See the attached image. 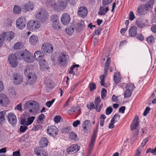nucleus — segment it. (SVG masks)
Returning a JSON list of instances; mask_svg holds the SVG:
<instances>
[{"instance_id": "338daca9", "label": "nucleus", "mask_w": 156, "mask_h": 156, "mask_svg": "<svg viewBox=\"0 0 156 156\" xmlns=\"http://www.w3.org/2000/svg\"><path fill=\"white\" fill-rule=\"evenodd\" d=\"M115 122L111 120L110 122L108 128L109 129H113L115 127L114 123Z\"/></svg>"}, {"instance_id": "f03ea898", "label": "nucleus", "mask_w": 156, "mask_h": 156, "mask_svg": "<svg viewBox=\"0 0 156 156\" xmlns=\"http://www.w3.org/2000/svg\"><path fill=\"white\" fill-rule=\"evenodd\" d=\"M39 108L38 104L36 102L30 100L27 101L24 105V109L30 113L36 112L38 111Z\"/></svg>"}, {"instance_id": "49530a36", "label": "nucleus", "mask_w": 156, "mask_h": 156, "mask_svg": "<svg viewBox=\"0 0 156 156\" xmlns=\"http://www.w3.org/2000/svg\"><path fill=\"white\" fill-rule=\"evenodd\" d=\"M14 47L15 49H20L23 47V45L21 42H18L14 44Z\"/></svg>"}, {"instance_id": "6e6d98bb", "label": "nucleus", "mask_w": 156, "mask_h": 156, "mask_svg": "<svg viewBox=\"0 0 156 156\" xmlns=\"http://www.w3.org/2000/svg\"><path fill=\"white\" fill-rule=\"evenodd\" d=\"M42 126L40 125H36L34 126L33 128V130L35 131H37L39 130H40L42 129Z\"/></svg>"}, {"instance_id": "4c0bfd02", "label": "nucleus", "mask_w": 156, "mask_h": 156, "mask_svg": "<svg viewBox=\"0 0 156 156\" xmlns=\"http://www.w3.org/2000/svg\"><path fill=\"white\" fill-rule=\"evenodd\" d=\"M34 57L36 60H39L43 58V56L42 55L41 53L39 51H37L35 53Z\"/></svg>"}, {"instance_id": "5701e85b", "label": "nucleus", "mask_w": 156, "mask_h": 156, "mask_svg": "<svg viewBox=\"0 0 156 156\" xmlns=\"http://www.w3.org/2000/svg\"><path fill=\"white\" fill-rule=\"evenodd\" d=\"M58 130L57 128L54 126H51L49 127V135L52 136H55L57 135Z\"/></svg>"}, {"instance_id": "cd10ccee", "label": "nucleus", "mask_w": 156, "mask_h": 156, "mask_svg": "<svg viewBox=\"0 0 156 156\" xmlns=\"http://www.w3.org/2000/svg\"><path fill=\"white\" fill-rule=\"evenodd\" d=\"M29 82L31 84L34 83L37 79V76L34 73H31L27 77Z\"/></svg>"}, {"instance_id": "2eb2a0df", "label": "nucleus", "mask_w": 156, "mask_h": 156, "mask_svg": "<svg viewBox=\"0 0 156 156\" xmlns=\"http://www.w3.org/2000/svg\"><path fill=\"white\" fill-rule=\"evenodd\" d=\"M9 104V99L6 95L3 93L0 94V104L3 106H7Z\"/></svg>"}, {"instance_id": "4be33fe9", "label": "nucleus", "mask_w": 156, "mask_h": 156, "mask_svg": "<svg viewBox=\"0 0 156 156\" xmlns=\"http://www.w3.org/2000/svg\"><path fill=\"white\" fill-rule=\"evenodd\" d=\"M39 63L40 64V67L41 69L42 70H44L45 69H48L47 62L45 59H40L39 60Z\"/></svg>"}, {"instance_id": "4d7b16f0", "label": "nucleus", "mask_w": 156, "mask_h": 156, "mask_svg": "<svg viewBox=\"0 0 156 156\" xmlns=\"http://www.w3.org/2000/svg\"><path fill=\"white\" fill-rule=\"evenodd\" d=\"M135 18V15L132 11H130L129 14V19L131 20H133Z\"/></svg>"}, {"instance_id": "bf43d9fd", "label": "nucleus", "mask_w": 156, "mask_h": 156, "mask_svg": "<svg viewBox=\"0 0 156 156\" xmlns=\"http://www.w3.org/2000/svg\"><path fill=\"white\" fill-rule=\"evenodd\" d=\"M21 126L20 128L19 131L20 133H24L27 129L28 127L27 126Z\"/></svg>"}, {"instance_id": "6e6552de", "label": "nucleus", "mask_w": 156, "mask_h": 156, "mask_svg": "<svg viewBox=\"0 0 156 156\" xmlns=\"http://www.w3.org/2000/svg\"><path fill=\"white\" fill-rule=\"evenodd\" d=\"M67 54L65 51H63L59 55L58 58L59 64L62 66H64L66 65L67 62Z\"/></svg>"}, {"instance_id": "f257e3e1", "label": "nucleus", "mask_w": 156, "mask_h": 156, "mask_svg": "<svg viewBox=\"0 0 156 156\" xmlns=\"http://www.w3.org/2000/svg\"><path fill=\"white\" fill-rule=\"evenodd\" d=\"M68 2L64 0H58V5H57L55 0H50L49 1V5L55 10L60 12L64 10L66 8Z\"/></svg>"}, {"instance_id": "c9c22d12", "label": "nucleus", "mask_w": 156, "mask_h": 156, "mask_svg": "<svg viewBox=\"0 0 156 156\" xmlns=\"http://www.w3.org/2000/svg\"><path fill=\"white\" fill-rule=\"evenodd\" d=\"M41 49L44 53L46 54L48 53L49 50V43H44V44L41 47Z\"/></svg>"}, {"instance_id": "a18cd8bd", "label": "nucleus", "mask_w": 156, "mask_h": 156, "mask_svg": "<svg viewBox=\"0 0 156 156\" xmlns=\"http://www.w3.org/2000/svg\"><path fill=\"white\" fill-rule=\"evenodd\" d=\"M53 27L55 29H58L60 28L59 21H58L57 23L54 22L52 23Z\"/></svg>"}, {"instance_id": "79ce46f5", "label": "nucleus", "mask_w": 156, "mask_h": 156, "mask_svg": "<svg viewBox=\"0 0 156 156\" xmlns=\"http://www.w3.org/2000/svg\"><path fill=\"white\" fill-rule=\"evenodd\" d=\"M51 20L52 23L55 22L57 23L58 21H59L58 17L56 15H53L51 17Z\"/></svg>"}, {"instance_id": "4468645a", "label": "nucleus", "mask_w": 156, "mask_h": 156, "mask_svg": "<svg viewBox=\"0 0 156 156\" xmlns=\"http://www.w3.org/2000/svg\"><path fill=\"white\" fill-rule=\"evenodd\" d=\"M70 20V16L67 13H63L61 18V20L62 23L65 25L69 23Z\"/></svg>"}, {"instance_id": "b1692460", "label": "nucleus", "mask_w": 156, "mask_h": 156, "mask_svg": "<svg viewBox=\"0 0 156 156\" xmlns=\"http://www.w3.org/2000/svg\"><path fill=\"white\" fill-rule=\"evenodd\" d=\"M137 29L136 27L133 26L129 29V34L131 37H134L135 36L137 33Z\"/></svg>"}, {"instance_id": "13d9d810", "label": "nucleus", "mask_w": 156, "mask_h": 156, "mask_svg": "<svg viewBox=\"0 0 156 156\" xmlns=\"http://www.w3.org/2000/svg\"><path fill=\"white\" fill-rule=\"evenodd\" d=\"M150 137V136H149V137H147L145 139H144L142 141V143H141V146H140L139 148H140L141 147H142L144 146L147 143V141H148V139Z\"/></svg>"}, {"instance_id": "bb28decb", "label": "nucleus", "mask_w": 156, "mask_h": 156, "mask_svg": "<svg viewBox=\"0 0 156 156\" xmlns=\"http://www.w3.org/2000/svg\"><path fill=\"white\" fill-rule=\"evenodd\" d=\"M138 117L136 115L133 120V123L131 125V129L133 130L136 129L139 125Z\"/></svg>"}, {"instance_id": "0e129e2a", "label": "nucleus", "mask_w": 156, "mask_h": 156, "mask_svg": "<svg viewBox=\"0 0 156 156\" xmlns=\"http://www.w3.org/2000/svg\"><path fill=\"white\" fill-rule=\"evenodd\" d=\"M150 109V108L149 107H147L145 109L143 113L144 116H146L147 115L148 113H149Z\"/></svg>"}, {"instance_id": "8fccbe9b", "label": "nucleus", "mask_w": 156, "mask_h": 156, "mask_svg": "<svg viewBox=\"0 0 156 156\" xmlns=\"http://www.w3.org/2000/svg\"><path fill=\"white\" fill-rule=\"evenodd\" d=\"M147 40L148 43L149 44H152L154 43V37L152 36H150L147 38Z\"/></svg>"}, {"instance_id": "680f3d73", "label": "nucleus", "mask_w": 156, "mask_h": 156, "mask_svg": "<svg viewBox=\"0 0 156 156\" xmlns=\"http://www.w3.org/2000/svg\"><path fill=\"white\" fill-rule=\"evenodd\" d=\"M95 140L91 139L90 143L89 145V150H91L92 149L93 147Z\"/></svg>"}, {"instance_id": "de8ad7c7", "label": "nucleus", "mask_w": 156, "mask_h": 156, "mask_svg": "<svg viewBox=\"0 0 156 156\" xmlns=\"http://www.w3.org/2000/svg\"><path fill=\"white\" fill-rule=\"evenodd\" d=\"M120 115L118 114H115L114 116L112 117L111 120L115 122H117L119 119Z\"/></svg>"}, {"instance_id": "412c9836", "label": "nucleus", "mask_w": 156, "mask_h": 156, "mask_svg": "<svg viewBox=\"0 0 156 156\" xmlns=\"http://www.w3.org/2000/svg\"><path fill=\"white\" fill-rule=\"evenodd\" d=\"M101 102V99L99 96L98 97L95 99L94 101V105L95 106V109L98 112H100L101 110L102 106V105L101 104L100 105V104Z\"/></svg>"}, {"instance_id": "37998d69", "label": "nucleus", "mask_w": 156, "mask_h": 156, "mask_svg": "<svg viewBox=\"0 0 156 156\" xmlns=\"http://www.w3.org/2000/svg\"><path fill=\"white\" fill-rule=\"evenodd\" d=\"M107 90L105 88H102L101 91V98L102 99L105 100L106 96Z\"/></svg>"}, {"instance_id": "2f4dec72", "label": "nucleus", "mask_w": 156, "mask_h": 156, "mask_svg": "<svg viewBox=\"0 0 156 156\" xmlns=\"http://www.w3.org/2000/svg\"><path fill=\"white\" fill-rule=\"evenodd\" d=\"M69 138L70 140L74 141H77L79 140L77 135L73 132H71L69 133Z\"/></svg>"}, {"instance_id": "a878e982", "label": "nucleus", "mask_w": 156, "mask_h": 156, "mask_svg": "<svg viewBox=\"0 0 156 156\" xmlns=\"http://www.w3.org/2000/svg\"><path fill=\"white\" fill-rule=\"evenodd\" d=\"M105 6H101L100 7L99 11L98 12L99 15H104L106 14L109 11V9L108 6L105 7Z\"/></svg>"}, {"instance_id": "0eeeda50", "label": "nucleus", "mask_w": 156, "mask_h": 156, "mask_svg": "<svg viewBox=\"0 0 156 156\" xmlns=\"http://www.w3.org/2000/svg\"><path fill=\"white\" fill-rule=\"evenodd\" d=\"M16 52L14 54H11L9 55L8 57V60L11 66L16 67L18 64V62L16 61L17 59H20L19 57L16 55Z\"/></svg>"}, {"instance_id": "603ef678", "label": "nucleus", "mask_w": 156, "mask_h": 156, "mask_svg": "<svg viewBox=\"0 0 156 156\" xmlns=\"http://www.w3.org/2000/svg\"><path fill=\"white\" fill-rule=\"evenodd\" d=\"M113 0H102V5L103 6H106L108 5L112 2Z\"/></svg>"}, {"instance_id": "39448f33", "label": "nucleus", "mask_w": 156, "mask_h": 156, "mask_svg": "<svg viewBox=\"0 0 156 156\" xmlns=\"http://www.w3.org/2000/svg\"><path fill=\"white\" fill-rule=\"evenodd\" d=\"M154 0H150L146 4H143L139 6L138 9L139 12L142 13V12H148L152 8Z\"/></svg>"}, {"instance_id": "a211bd4d", "label": "nucleus", "mask_w": 156, "mask_h": 156, "mask_svg": "<svg viewBox=\"0 0 156 156\" xmlns=\"http://www.w3.org/2000/svg\"><path fill=\"white\" fill-rule=\"evenodd\" d=\"M87 9L85 6L80 7L78 11V14L80 16L84 17L87 16Z\"/></svg>"}, {"instance_id": "a19ab883", "label": "nucleus", "mask_w": 156, "mask_h": 156, "mask_svg": "<svg viewBox=\"0 0 156 156\" xmlns=\"http://www.w3.org/2000/svg\"><path fill=\"white\" fill-rule=\"evenodd\" d=\"M80 66L78 64H75L73 65V66H71L70 69V70L69 72V73L70 74H72L73 75H74L75 74V73L73 71V70L75 68H78Z\"/></svg>"}, {"instance_id": "473e14b6", "label": "nucleus", "mask_w": 156, "mask_h": 156, "mask_svg": "<svg viewBox=\"0 0 156 156\" xmlns=\"http://www.w3.org/2000/svg\"><path fill=\"white\" fill-rule=\"evenodd\" d=\"M114 80L115 82L116 83H119L121 80L120 73L118 72L115 73L114 75Z\"/></svg>"}, {"instance_id": "5fc2aeb1", "label": "nucleus", "mask_w": 156, "mask_h": 156, "mask_svg": "<svg viewBox=\"0 0 156 156\" xmlns=\"http://www.w3.org/2000/svg\"><path fill=\"white\" fill-rule=\"evenodd\" d=\"M87 108L90 110H91L93 109H95V106L93 102H90V104L87 105Z\"/></svg>"}, {"instance_id": "dca6fc26", "label": "nucleus", "mask_w": 156, "mask_h": 156, "mask_svg": "<svg viewBox=\"0 0 156 156\" xmlns=\"http://www.w3.org/2000/svg\"><path fill=\"white\" fill-rule=\"evenodd\" d=\"M8 122L12 125L16 124L17 122L16 116L12 113H9L7 116Z\"/></svg>"}, {"instance_id": "9b49d317", "label": "nucleus", "mask_w": 156, "mask_h": 156, "mask_svg": "<svg viewBox=\"0 0 156 156\" xmlns=\"http://www.w3.org/2000/svg\"><path fill=\"white\" fill-rule=\"evenodd\" d=\"M21 6L22 12L25 13L30 10L32 11L34 9V7L33 3L30 1L22 5Z\"/></svg>"}, {"instance_id": "e2e57ef3", "label": "nucleus", "mask_w": 156, "mask_h": 156, "mask_svg": "<svg viewBox=\"0 0 156 156\" xmlns=\"http://www.w3.org/2000/svg\"><path fill=\"white\" fill-rule=\"evenodd\" d=\"M56 87L53 82L52 81H49V89H53Z\"/></svg>"}, {"instance_id": "72a5a7b5", "label": "nucleus", "mask_w": 156, "mask_h": 156, "mask_svg": "<svg viewBox=\"0 0 156 156\" xmlns=\"http://www.w3.org/2000/svg\"><path fill=\"white\" fill-rule=\"evenodd\" d=\"M32 70L30 68V66H27L24 71V73L26 76L27 77L31 73H32Z\"/></svg>"}, {"instance_id": "09e8293b", "label": "nucleus", "mask_w": 156, "mask_h": 156, "mask_svg": "<svg viewBox=\"0 0 156 156\" xmlns=\"http://www.w3.org/2000/svg\"><path fill=\"white\" fill-rule=\"evenodd\" d=\"M62 119V118L61 116L59 115H57L54 117V120L55 123H58L60 122Z\"/></svg>"}, {"instance_id": "052dcab7", "label": "nucleus", "mask_w": 156, "mask_h": 156, "mask_svg": "<svg viewBox=\"0 0 156 156\" xmlns=\"http://www.w3.org/2000/svg\"><path fill=\"white\" fill-rule=\"evenodd\" d=\"M44 115L43 114H41L38 117L37 122L38 123L41 122V121L43 120L44 118Z\"/></svg>"}, {"instance_id": "ddd939ff", "label": "nucleus", "mask_w": 156, "mask_h": 156, "mask_svg": "<svg viewBox=\"0 0 156 156\" xmlns=\"http://www.w3.org/2000/svg\"><path fill=\"white\" fill-rule=\"evenodd\" d=\"M82 126L85 133H89L90 132L91 125L89 120H86L84 121L83 123Z\"/></svg>"}, {"instance_id": "c03bdc74", "label": "nucleus", "mask_w": 156, "mask_h": 156, "mask_svg": "<svg viewBox=\"0 0 156 156\" xmlns=\"http://www.w3.org/2000/svg\"><path fill=\"white\" fill-rule=\"evenodd\" d=\"M71 129V128L69 127L68 126L62 129L61 131L62 133L67 134L68 133Z\"/></svg>"}, {"instance_id": "864d4df0", "label": "nucleus", "mask_w": 156, "mask_h": 156, "mask_svg": "<svg viewBox=\"0 0 156 156\" xmlns=\"http://www.w3.org/2000/svg\"><path fill=\"white\" fill-rule=\"evenodd\" d=\"M112 112V109L111 106L107 108L105 110V114L107 115H109Z\"/></svg>"}, {"instance_id": "aec40b11", "label": "nucleus", "mask_w": 156, "mask_h": 156, "mask_svg": "<svg viewBox=\"0 0 156 156\" xmlns=\"http://www.w3.org/2000/svg\"><path fill=\"white\" fill-rule=\"evenodd\" d=\"M13 77V83L16 85L20 84L23 79L22 76L17 73L14 74Z\"/></svg>"}, {"instance_id": "f8f14e48", "label": "nucleus", "mask_w": 156, "mask_h": 156, "mask_svg": "<svg viewBox=\"0 0 156 156\" xmlns=\"http://www.w3.org/2000/svg\"><path fill=\"white\" fill-rule=\"evenodd\" d=\"M26 23L25 18L24 17L21 16L16 20V24L18 28L22 30L25 27Z\"/></svg>"}, {"instance_id": "423d86ee", "label": "nucleus", "mask_w": 156, "mask_h": 156, "mask_svg": "<svg viewBox=\"0 0 156 156\" xmlns=\"http://www.w3.org/2000/svg\"><path fill=\"white\" fill-rule=\"evenodd\" d=\"M41 24L38 21L30 20L29 21L27 24V28L30 30L35 31L39 29Z\"/></svg>"}, {"instance_id": "58836bf2", "label": "nucleus", "mask_w": 156, "mask_h": 156, "mask_svg": "<svg viewBox=\"0 0 156 156\" xmlns=\"http://www.w3.org/2000/svg\"><path fill=\"white\" fill-rule=\"evenodd\" d=\"M133 91L129 89L126 90L124 93V97L125 98H127L131 96Z\"/></svg>"}, {"instance_id": "f3484780", "label": "nucleus", "mask_w": 156, "mask_h": 156, "mask_svg": "<svg viewBox=\"0 0 156 156\" xmlns=\"http://www.w3.org/2000/svg\"><path fill=\"white\" fill-rule=\"evenodd\" d=\"M35 117L34 116L29 117L27 119V121L24 119H22L21 120L20 124L23 126H29L31 124L35 119Z\"/></svg>"}, {"instance_id": "20e7f679", "label": "nucleus", "mask_w": 156, "mask_h": 156, "mask_svg": "<svg viewBox=\"0 0 156 156\" xmlns=\"http://www.w3.org/2000/svg\"><path fill=\"white\" fill-rule=\"evenodd\" d=\"M16 55L19 57L20 59H23L26 62L31 63L33 61V60L30 59V55L29 51L27 50L21 51H17L16 52Z\"/></svg>"}, {"instance_id": "774afa93", "label": "nucleus", "mask_w": 156, "mask_h": 156, "mask_svg": "<svg viewBox=\"0 0 156 156\" xmlns=\"http://www.w3.org/2000/svg\"><path fill=\"white\" fill-rule=\"evenodd\" d=\"M20 150L14 152L13 153L12 156H20Z\"/></svg>"}, {"instance_id": "ea45409f", "label": "nucleus", "mask_w": 156, "mask_h": 156, "mask_svg": "<svg viewBox=\"0 0 156 156\" xmlns=\"http://www.w3.org/2000/svg\"><path fill=\"white\" fill-rule=\"evenodd\" d=\"M126 89H129L130 90L133 91L136 87L133 83H129L126 84Z\"/></svg>"}, {"instance_id": "f704fd0d", "label": "nucleus", "mask_w": 156, "mask_h": 156, "mask_svg": "<svg viewBox=\"0 0 156 156\" xmlns=\"http://www.w3.org/2000/svg\"><path fill=\"white\" fill-rule=\"evenodd\" d=\"M22 8L20 6L18 5H15L13 8V12L16 14H18L21 12Z\"/></svg>"}, {"instance_id": "7ed1b4c3", "label": "nucleus", "mask_w": 156, "mask_h": 156, "mask_svg": "<svg viewBox=\"0 0 156 156\" xmlns=\"http://www.w3.org/2000/svg\"><path fill=\"white\" fill-rule=\"evenodd\" d=\"M48 13L44 9H40L35 14L36 19L41 22L44 23L48 20Z\"/></svg>"}, {"instance_id": "7c9ffc66", "label": "nucleus", "mask_w": 156, "mask_h": 156, "mask_svg": "<svg viewBox=\"0 0 156 156\" xmlns=\"http://www.w3.org/2000/svg\"><path fill=\"white\" fill-rule=\"evenodd\" d=\"M30 42L32 45H35L38 40L37 37L34 35L31 36L30 38Z\"/></svg>"}, {"instance_id": "c85d7f7f", "label": "nucleus", "mask_w": 156, "mask_h": 156, "mask_svg": "<svg viewBox=\"0 0 156 156\" xmlns=\"http://www.w3.org/2000/svg\"><path fill=\"white\" fill-rule=\"evenodd\" d=\"M6 111H3L0 112V124H2L5 122V117L7 116Z\"/></svg>"}, {"instance_id": "c756f323", "label": "nucleus", "mask_w": 156, "mask_h": 156, "mask_svg": "<svg viewBox=\"0 0 156 156\" xmlns=\"http://www.w3.org/2000/svg\"><path fill=\"white\" fill-rule=\"evenodd\" d=\"M48 140L45 138H42L40 141L39 144L40 147H45L48 145Z\"/></svg>"}, {"instance_id": "393cba45", "label": "nucleus", "mask_w": 156, "mask_h": 156, "mask_svg": "<svg viewBox=\"0 0 156 156\" xmlns=\"http://www.w3.org/2000/svg\"><path fill=\"white\" fill-rule=\"evenodd\" d=\"M42 147H37L34 151L35 154L38 156H46L47 154L45 151L42 149Z\"/></svg>"}, {"instance_id": "3c124183", "label": "nucleus", "mask_w": 156, "mask_h": 156, "mask_svg": "<svg viewBox=\"0 0 156 156\" xmlns=\"http://www.w3.org/2000/svg\"><path fill=\"white\" fill-rule=\"evenodd\" d=\"M89 87L90 90L92 91L96 89V85L94 83H90L89 85Z\"/></svg>"}, {"instance_id": "9d476101", "label": "nucleus", "mask_w": 156, "mask_h": 156, "mask_svg": "<svg viewBox=\"0 0 156 156\" xmlns=\"http://www.w3.org/2000/svg\"><path fill=\"white\" fill-rule=\"evenodd\" d=\"M80 149V146L77 144H73L69 146L67 150V152L68 154H72L78 151Z\"/></svg>"}, {"instance_id": "1a4fd4ad", "label": "nucleus", "mask_w": 156, "mask_h": 156, "mask_svg": "<svg viewBox=\"0 0 156 156\" xmlns=\"http://www.w3.org/2000/svg\"><path fill=\"white\" fill-rule=\"evenodd\" d=\"M148 22L147 19L138 18L136 20V24L139 28H143L148 26Z\"/></svg>"}, {"instance_id": "6ab92c4d", "label": "nucleus", "mask_w": 156, "mask_h": 156, "mask_svg": "<svg viewBox=\"0 0 156 156\" xmlns=\"http://www.w3.org/2000/svg\"><path fill=\"white\" fill-rule=\"evenodd\" d=\"M5 41H10L14 37V34L13 32L10 31L5 32L2 34Z\"/></svg>"}, {"instance_id": "69168bd1", "label": "nucleus", "mask_w": 156, "mask_h": 156, "mask_svg": "<svg viewBox=\"0 0 156 156\" xmlns=\"http://www.w3.org/2000/svg\"><path fill=\"white\" fill-rule=\"evenodd\" d=\"M151 30L152 33L154 34L156 33V25L155 24L152 25L151 28Z\"/></svg>"}, {"instance_id": "e433bc0d", "label": "nucleus", "mask_w": 156, "mask_h": 156, "mask_svg": "<svg viewBox=\"0 0 156 156\" xmlns=\"http://www.w3.org/2000/svg\"><path fill=\"white\" fill-rule=\"evenodd\" d=\"M66 31L68 34L71 35L74 32V28L71 26H68L66 27Z\"/></svg>"}]
</instances>
